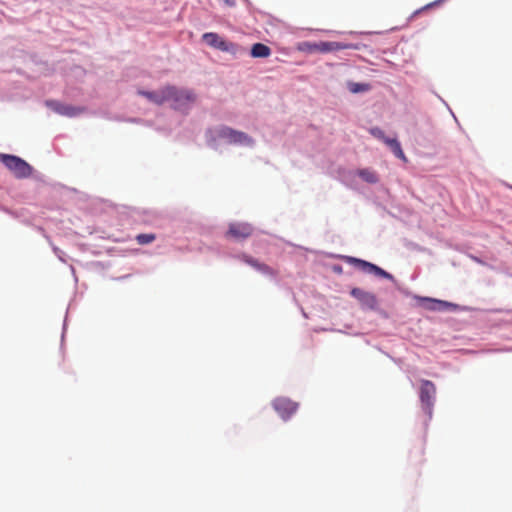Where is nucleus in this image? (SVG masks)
Wrapping results in <instances>:
<instances>
[{
	"label": "nucleus",
	"mask_w": 512,
	"mask_h": 512,
	"mask_svg": "<svg viewBox=\"0 0 512 512\" xmlns=\"http://www.w3.org/2000/svg\"><path fill=\"white\" fill-rule=\"evenodd\" d=\"M46 105L50 109H52L54 112H56L62 116H66V117L77 116L82 111L80 108H77V107H74L71 105L62 104V103H60L58 101H54V100L47 101Z\"/></svg>",
	"instance_id": "9b49d317"
},
{
	"label": "nucleus",
	"mask_w": 512,
	"mask_h": 512,
	"mask_svg": "<svg viewBox=\"0 0 512 512\" xmlns=\"http://www.w3.org/2000/svg\"><path fill=\"white\" fill-rule=\"evenodd\" d=\"M371 273L375 274L376 276L382 277V278L393 279V276L390 273L386 272L385 270L378 267L377 265L374 266Z\"/></svg>",
	"instance_id": "a211bd4d"
},
{
	"label": "nucleus",
	"mask_w": 512,
	"mask_h": 512,
	"mask_svg": "<svg viewBox=\"0 0 512 512\" xmlns=\"http://www.w3.org/2000/svg\"><path fill=\"white\" fill-rule=\"evenodd\" d=\"M243 136V133L238 132L237 130H222L220 137L223 138L226 142L232 143L241 141V137Z\"/></svg>",
	"instance_id": "4468645a"
},
{
	"label": "nucleus",
	"mask_w": 512,
	"mask_h": 512,
	"mask_svg": "<svg viewBox=\"0 0 512 512\" xmlns=\"http://www.w3.org/2000/svg\"><path fill=\"white\" fill-rule=\"evenodd\" d=\"M433 5H434V3H430V4L426 5L423 9L430 8V7H432Z\"/></svg>",
	"instance_id": "4be33fe9"
},
{
	"label": "nucleus",
	"mask_w": 512,
	"mask_h": 512,
	"mask_svg": "<svg viewBox=\"0 0 512 512\" xmlns=\"http://www.w3.org/2000/svg\"><path fill=\"white\" fill-rule=\"evenodd\" d=\"M253 233V227L248 223H232L226 233L227 237H231L236 240H243L251 236Z\"/></svg>",
	"instance_id": "1a4fd4ad"
},
{
	"label": "nucleus",
	"mask_w": 512,
	"mask_h": 512,
	"mask_svg": "<svg viewBox=\"0 0 512 512\" xmlns=\"http://www.w3.org/2000/svg\"><path fill=\"white\" fill-rule=\"evenodd\" d=\"M358 176L368 183H376L378 181L377 174L370 169H361L357 172Z\"/></svg>",
	"instance_id": "dca6fc26"
},
{
	"label": "nucleus",
	"mask_w": 512,
	"mask_h": 512,
	"mask_svg": "<svg viewBox=\"0 0 512 512\" xmlns=\"http://www.w3.org/2000/svg\"><path fill=\"white\" fill-rule=\"evenodd\" d=\"M202 40L210 47L236 55L239 52L237 44L229 42L214 32H207L202 35Z\"/></svg>",
	"instance_id": "20e7f679"
},
{
	"label": "nucleus",
	"mask_w": 512,
	"mask_h": 512,
	"mask_svg": "<svg viewBox=\"0 0 512 512\" xmlns=\"http://www.w3.org/2000/svg\"><path fill=\"white\" fill-rule=\"evenodd\" d=\"M225 4H227L228 6H233L235 4V1L234 0H223Z\"/></svg>",
	"instance_id": "412c9836"
},
{
	"label": "nucleus",
	"mask_w": 512,
	"mask_h": 512,
	"mask_svg": "<svg viewBox=\"0 0 512 512\" xmlns=\"http://www.w3.org/2000/svg\"><path fill=\"white\" fill-rule=\"evenodd\" d=\"M170 92V86H166L158 91L153 92H146V91H140L139 93L146 97L150 102L157 104V105H163L165 103H168L170 95H168Z\"/></svg>",
	"instance_id": "f8f14e48"
},
{
	"label": "nucleus",
	"mask_w": 512,
	"mask_h": 512,
	"mask_svg": "<svg viewBox=\"0 0 512 512\" xmlns=\"http://www.w3.org/2000/svg\"><path fill=\"white\" fill-rule=\"evenodd\" d=\"M351 296L357 299L360 305L369 310H376L378 307V300L375 294L365 291L361 288H353L350 291Z\"/></svg>",
	"instance_id": "0eeeda50"
},
{
	"label": "nucleus",
	"mask_w": 512,
	"mask_h": 512,
	"mask_svg": "<svg viewBox=\"0 0 512 512\" xmlns=\"http://www.w3.org/2000/svg\"><path fill=\"white\" fill-rule=\"evenodd\" d=\"M156 239V235L153 233H143L136 236V241L140 245H147L152 243Z\"/></svg>",
	"instance_id": "f3484780"
},
{
	"label": "nucleus",
	"mask_w": 512,
	"mask_h": 512,
	"mask_svg": "<svg viewBox=\"0 0 512 512\" xmlns=\"http://www.w3.org/2000/svg\"><path fill=\"white\" fill-rule=\"evenodd\" d=\"M348 262L354 264L355 266H357L358 268H360L361 270H363L367 273H371L375 266V264H373V263L367 262L365 260L353 258V257H349Z\"/></svg>",
	"instance_id": "2eb2a0df"
},
{
	"label": "nucleus",
	"mask_w": 512,
	"mask_h": 512,
	"mask_svg": "<svg viewBox=\"0 0 512 512\" xmlns=\"http://www.w3.org/2000/svg\"><path fill=\"white\" fill-rule=\"evenodd\" d=\"M438 306H450V303L444 301H435Z\"/></svg>",
	"instance_id": "aec40b11"
},
{
	"label": "nucleus",
	"mask_w": 512,
	"mask_h": 512,
	"mask_svg": "<svg viewBox=\"0 0 512 512\" xmlns=\"http://www.w3.org/2000/svg\"><path fill=\"white\" fill-rule=\"evenodd\" d=\"M0 160L17 178H27L32 173V167L17 156L0 154Z\"/></svg>",
	"instance_id": "7ed1b4c3"
},
{
	"label": "nucleus",
	"mask_w": 512,
	"mask_h": 512,
	"mask_svg": "<svg viewBox=\"0 0 512 512\" xmlns=\"http://www.w3.org/2000/svg\"><path fill=\"white\" fill-rule=\"evenodd\" d=\"M371 132L374 137L381 139L397 158L401 159L405 163L408 161L401 148L400 142L395 137L385 136L383 130H371Z\"/></svg>",
	"instance_id": "6e6552de"
},
{
	"label": "nucleus",
	"mask_w": 512,
	"mask_h": 512,
	"mask_svg": "<svg viewBox=\"0 0 512 512\" xmlns=\"http://www.w3.org/2000/svg\"><path fill=\"white\" fill-rule=\"evenodd\" d=\"M436 395V387L429 380H422L420 386V402L424 412L431 418Z\"/></svg>",
	"instance_id": "39448f33"
},
{
	"label": "nucleus",
	"mask_w": 512,
	"mask_h": 512,
	"mask_svg": "<svg viewBox=\"0 0 512 512\" xmlns=\"http://www.w3.org/2000/svg\"><path fill=\"white\" fill-rule=\"evenodd\" d=\"M168 93L170 95L168 103L175 110H186L196 101V95L191 90L170 86Z\"/></svg>",
	"instance_id": "f03ea898"
},
{
	"label": "nucleus",
	"mask_w": 512,
	"mask_h": 512,
	"mask_svg": "<svg viewBox=\"0 0 512 512\" xmlns=\"http://www.w3.org/2000/svg\"><path fill=\"white\" fill-rule=\"evenodd\" d=\"M241 259L246 264H248L249 266L253 267L257 271H259L260 273H262L268 277L275 278L278 276V271L276 269L270 267L269 265H267L265 263L259 262L257 259H254L251 256L243 255L241 257Z\"/></svg>",
	"instance_id": "9d476101"
},
{
	"label": "nucleus",
	"mask_w": 512,
	"mask_h": 512,
	"mask_svg": "<svg viewBox=\"0 0 512 512\" xmlns=\"http://www.w3.org/2000/svg\"><path fill=\"white\" fill-rule=\"evenodd\" d=\"M368 89L367 84H360V83H352L350 84V91L353 93L366 91Z\"/></svg>",
	"instance_id": "6ab92c4d"
},
{
	"label": "nucleus",
	"mask_w": 512,
	"mask_h": 512,
	"mask_svg": "<svg viewBox=\"0 0 512 512\" xmlns=\"http://www.w3.org/2000/svg\"><path fill=\"white\" fill-rule=\"evenodd\" d=\"M351 44L334 42V41H321V42H302L298 45V50L306 53H328L332 51L350 49Z\"/></svg>",
	"instance_id": "f257e3e1"
},
{
	"label": "nucleus",
	"mask_w": 512,
	"mask_h": 512,
	"mask_svg": "<svg viewBox=\"0 0 512 512\" xmlns=\"http://www.w3.org/2000/svg\"><path fill=\"white\" fill-rule=\"evenodd\" d=\"M271 55V49L265 44L255 43L251 48V56L253 58H266Z\"/></svg>",
	"instance_id": "ddd939ff"
},
{
	"label": "nucleus",
	"mask_w": 512,
	"mask_h": 512,
	"mask_svg": "<svg viewBox=\"0 0 512 512\" xmlns=\"http://www.w3.org/2000/svg\"><path fill=\"white\" fill-rule=\"evenodd\" d=\"M272 406L283 420L289 419L298 409V403L285 397L276 398Z\"/></svg>",
	"instance_id": "423d86ee"
}]
</instances>
